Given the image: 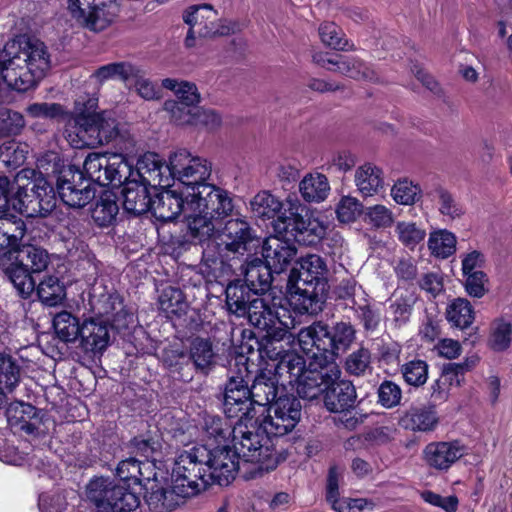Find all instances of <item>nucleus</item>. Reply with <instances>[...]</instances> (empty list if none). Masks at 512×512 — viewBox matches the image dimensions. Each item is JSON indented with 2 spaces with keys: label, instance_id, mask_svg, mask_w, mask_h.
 I'll list each match as a JSON object with an SVG mask.
<instances>
[{
  "label": "nucleus",
  "instance_id": "f3484780",
  "mask_svg": "<svg viewBox=\"0 0 512 512\" xmlns=\"http://www.w3.org/2000/svg\"><path fill=\"white\" fill-rule=\"evenodd\" d=\"M192 361L197 370L207 373L215 364V352L208 339L197 337L190 344L189 354L180 350H171L167 353L165 363L170 368L178 369L183 363Z\"/></svg>",
  "mask_w": 512,
  "mask_h": 512
},
{
  "label": "nucleus",
  "instance_id": "864d4df0",
  "mask_svg": "<svg viewBox=\"0 0 512 512\" xmlns=\"http://www.w3.org/2000/svg\"><path fill=\"white\" fill-rule=\"evenodd\" d=\"M149 489L151 492L147 497V502L154 510L167 512L178 504L174 501V496H177L174 492V483H172L171 489L156 487L155 485H151Z\"/></svg>",
  "mask_w": 512,
  "mask_h": 512
},
{
  "label": "nucleus",
  "instance_id": "412c9836",
  "mask_svg": "<svg viewBox=\"0 0 512 512\" xmlns=\"http://www.w3.org/2000/svg\"><path fill=\"white\" fill-rule=\"evenodd\" d=\"M190 197L184 191L166 190L152 198L150 212L163 222L174 220L181 212H188L192 206L188 205Z\"/></svg>",
  "mask_w": 512,
  "mask_h": 512
},
{
  "label": "nucleus",
  "instance_id": "e433bc0d",
  "mask_svg": "<svg viewBox=\"0 0 512 512\" xmlns=\"http://www.w3.org/2000/svg\"><path fill=\"white\" fill-rule=\"evenodd\" d=\"M21 368L8 353L0 352V408L6 403L7 392H12L20 381Z\"/></svg>",
  "mask_w": 512,
  "mask_h": 512
},
{
  "label": "nucleus",
  "instance_id": "cd10ccee",
  "mask_svg": "<svg viewBox=\"0 0 512 512\" xmlns=\"http://www.w3.org/2000/svg\"><path fill=\"white\" fill-rule=\"evenodd\" d=\"M242 280L258 295H264L271 287L275 271L262 259L253 258L243 266Z\"/></svg>",
  "mask_w": 512,
  "mask_h": 512
},
{
  "label": "nucleus",
  "instance_id": "c9c22d12",
  "mask_svg": "<svg viewBox=\"0 0 512 512\" xmlns=\"http://www.w3.org/2000/svg\"><path fill=\"white\" fill-rule=\"evenodd\" d=\"M98 107V97L96 95L84 94L80 95L74 104L73 115L69 113V127L66 130L78 131L93 120L99 113L96 112Z\"/></svg>",
  "mask_w": 512,
  "mask_h": 512
},
{
  "label": "nucleus",
  "instance_id": "774afa93",
  "mask_svg": "<svg viewBox=\"0 0 512 512\" xmlns=\"http://www.w3.org/2000/svg\"><path fill=\"white\" fill-rule=\"evenodd\" d=\"M371 354L364 347L352 352L345 361L346 371L355 376L363 375L370 368Z\"/></svg>",
  "mask_w": 512,
  "mask_h": 512
},
{
  "label": "nucleus",
  "instance_id": "2f4dec72",
  "mask_svg": "<svg viewBox=\"0 0 512 512\" xmlns=\"http://www.w3.org/2000/svg\"><path fill=\"white\" fill-rule=\"evenodd\" d=\"M426 195L436 203L439 213L450 220L460 218L465 213L464 206L441 184H433L426 187Z\"/></svg>",
  "mask_w": 512,
  "mask_h": 512
},
{
  "label": "nucleus",
  "instance_id": "49530a36",
  "mask_svg": "<svg viewBox=\"0 0 512 512\" xmlns=\"http://www.w3.org/2000/svg\"><path fill=\"white\" fill-rule=\"evenodd\" d=\"M119 212L116 196L111 192L103 193L92 210V218L101 227L111 225Z\"/></svg>",
  "mask_w": 512,
  "mask_h": 512
},
{
  "label": "nucleus",
  "instance_id": "052dcab7",
  "mask_svg": "<svg viewBox=\"0 0 512 512\" xmlns=\"http://www.w3.org/2000/svg\"><path fill=\"white\" fill-rule=\"evenodd\" d=\"M27 113L34 118H47L67 121L69 112L58 103H34L27 107Z\"/></svg>",
  "mask_w": 512,
  "mask_h": 512
},
{
  "label": "nucleus",
  "instance_id": "603ef678",
  "mask_svg": "<svg viewBox=\"0 0 512 512\" xmlns=\"http://www.w3.org/2000/svg\"><path fill=\"white\" fill-rule=\"evenodd\" d=\"M27 145L8 140L0 145V160L6 167L17 168L26 160Z\"/></svg>",
  "mask_w": 512,
  "mask_h": 512
},
{
  "label": "nucleus",
  "instance_id": "bf43d9fd",
  "mask_svg": "<svg viewBox=\"0 0 512 512\" xmlns=\"http://www.w3.org/2000/svg\"><path fill=\"white\" fill-rule=\"evenodd\" d=\"M109 155L100 154V153H90L86 157L83 169L84 176L86 175L89 182H95L99 185H103V182L106 181V177L101 176L102 170L107 168V158Z\"/></svg>",
  "mask_w": 512,
  "mask_h": 512
},
{
  "label": "nucleus",
  "instance_id": "423d86ee",
  "mask_svg": "<svg viewBox=\"0 0 512 512\" xmlns=\"http://www.w3.org/2000/svg\"><path fill=\"white\" fill-rule=\"evenodd\" d=\"M297 264L298 268L289 275L295 307L301 313L317 314L322 311L329 290L327 263L317 254H308Z\"/></svg>",
  "mask_w": 512,
  "mask_h": 512
},
{
  "label": "nucleus",
  "instance_id": "ea45409f",
  "mask_svg": "<svg viewBox=\"0 0 512 512\" xmlns=\"http://www.w3.org/2000/svg\"><path fill=\"white\" fill-rule=\"evenodd\" d=\"M244 398H233L223 400V412L227 418L236 419V423H249L260 419L254 402L250 395Z\"/></svg>",
  "mask_w": 512,
  "mask_h": 512
},
{
  "label": "nucleus",
  "instance_id": "a211bd4d",
  "mask_svg": "<svg viewBox=\"0 0 512 512\" xmlns=\"http://www.w3.org/2000/svg\"><path fill=\"white\" fill-rule=\"evenodd\" d=\"M234 204L229 211L223 214L209 213V210H202L200 207H191L186 215L187 233L192 242L202 245L204 248L208 242L213 241L215 236L214 220L222 219L232 214Z\"/></svg>",
  "mask_w": 512,
  "mask_h": 512
},
{
  "label": "nucleus",
  "instance_id": "a19ab883",
  "mask_svg": "<svg viewBox=\"0 0 512 512\" xmlns=\"http://www.w3.org/2000/svg\"><path fill=\"white\" fill-rule=\"evenodd\" d=\"M299 191L307 202H322L329 192L330 185L327 177L321 173H309L299 183Z\"/></svg>",
  "mask_w": 512,
  "mask_h": 512
},
{
  "label": "nucleus",
  "instance_id": "a878e982",
  "mask_svg": "<svg viewBox=\"0 0 512 512\" xmlns=\"http://www.w3.org/2000/svg\"><path fill=\"white\" fill-rule=\"evenodd\" d=\"M296 254V247L279 237L268 238L264 241L262 256L276 274L285 271L295 259Z\"/></svg>",
  "mask_w": 512,
  "mask_h": 512
},
{
  "label": "nucleus",
  "instance_id": "338daca9",
  "mask_svg": "<svg viewBox=\"0 0 512 512\" xmlns=\"http://www.w3.org/2000/svg\"><path fill=\"white\" fill-rule=\"evenodd\" d=\"M6 414L7 419L12 426H20L26 420L36 419L38 410L31 404L15 402L8 406Z\"/></svg>",
  "mask_w": 512,
  "mask_h": 512
},
{
  "label": "nucleus",
  "instance_id": "9d476101",
  "mask_svg": "<svg viewBox=\"0 0 512 512\" xmlns=\"http://www.w3.org/2000/svg\"><path fill=\"white\" fill-rule=\"evenodd\" d=\"M86 495L96 512H133L141 503L137 493L104 477L92 479L86 487Z\"/></svg>",
  "mask_w": 512,
  "mask_h": 512
},
{
  "label": "nucleus",
  "instance_id": "c756f323",
  "mask_svg": "<svg viewBox=\"0 0 512 512\" xmlns=\"http://www.w3.org/2000/svg\"><path fill=\"white\" fill-rule=\"evenodd\" d=\"M399 424L406 430L413 432H430L438 424L436 411L426 406H411L399 420Z\"/></svg>",
  "mask_w": 512,
  "mask_h": 512
},
{
  "label": "nucleus",
  "instance_id": "7ed1b4c3",
  "mask_svg": "<svg viewBox=\"0 0 512 512\" xmlns=\"http://www.w3.org/2000/svg\"><path fill=\"white\" fill-rule=\"evenodd\" d=\"M212 164L207 159L193 156L186 149H179L170 155V174L173 180L183 185L182 191L190 197L189 206L209 210V213L223 214L232 207L230 194L213 184L207 183Z\"/></svg>",
  "mask_w": 512,
  "mask_h": 512
},
{
  "label": "nucleus",
  "instance_id": "09e8293b",
  "mask_svg": "<svg viewBox=\"0 0 512 512\" xmlns=\"http://www.w3.org/2000/svg\"><path fill=\"white\" fill-rule=\"evenodd\" d=\"M35 290L41 302L50 307L61 304L66 296L65 287L55 276L46 277L35 286Z\"/></svg>",
  "mask_w": 512,
  "mask_h": 512
},
{
  "label": "nucleus",
  "instance_id": "a18cd8bd",
  "mask_svg": "<svg viewBox=\"0 0 512 512\" xmlns=\"http://www.w3.org/2000/svg\"><path fill=\"white\" fill-rule=\"evenodd\" d=\"M446 318L458 328H468L475 318L473 307L467 299L455 298L446 308Z\"/></svg>",
  "mask_w": 512,
  "mask_h": 512
},
{
  "label": "nucleus",
  "instance_id": "1a4fd4ad",
  "mask_svg": "<svg viewBox=\"0 0 512 512\" xmlns=\"http://www.w3.org/2000/svg\"><path fill=\"white\" fill-rule=\"evenodd\" d=\"M17 190L13 208L29 218L46 217L56 207L53 186L33 169H23L16 174Z\"/></svg>",
  "mask_w": 512,
  "mask_h": 512
},
{
  "label": "nucleus",
  "instance_id": "6e6d98bb",
  "mask_svg": "<svg viewBox=\"0 0 512 512\" xmlns=\"http://www.w3.org/2000/svg\"><path fill=\"white\" fill-rule=\"evenodd\" d=\"M401 374L408 385L420 387L428 379V364L420 359L411 360L401 366Z\"/></svg>",
  "mask_w": 512,
  "mask_h": 512
},
{
  "label": "nucleus",
  "instance_id": "aec40b11",
  "mask_svg": "<svg viewBox=\"0 0 512 512\" xmlns=\"http://www.w3.org/2000/svg\"><path fill=\"white\" fill-rule=\"evenodd\" d=\"M250 381V397L260 417H263L268 407L279 397L278 379L271 370H260Z\"/></svg>",
  "mask_w": 512,
  "mask_h": 512
},
{
  "label": "nucleus",
  "instance_id": "20e7f679",
  "mask_svg": "<svg viewBox=\"0 0 512 512\" xmlns=\"http://www.w3.org/2000/svg\"><path fill=\"white\" fill-rule=\"evenodd\" d=\"M260 419L249 423H235L232 428V448H226L233 455L236 472L239 469V460L251 463L253 468L248 472V478H257L273 471L280 463V457L273 447L272 434L264 429Z\"/></svg>",
  "mask_w": 512,
  "mask_h": 512
},
{
  "label": "nucleus",
  "instance_id": "473e14b6",
  "mask_svg": "<svg viewBox=\"0 0 512 512\" xmlns=\"http://www.w3.org/2000/svg\"><path fill=\"white\" fill-rule=\"evenodd\" d=\"M138 76L139 66L129 61L112 62L102 65L91 74V78L99 84H103L108 80H119L128 84L134 77Z\"/></svg>",
  "mask_w": 512,
  "mask_h": 512
},
{
  "label": "nucleus",
  "instance_id": "c03bdc74",
  "mask_svg": "<svg viewBox=\"0 0 512 512\" xmlns=\"http://www.w3.org/2000/svg\"><path fill=\"white\" fill-rule=\"evenodd\" d=\"M159 308L167 317H181L186 314L188 303L180 289L168 286L159 296Z\"/></svg>",
  "mask_w": 512,
  "mask_h": 512
},
{
  "label": "nucleus",
  "instance_id": "0eeeda50",
  "mask_svg": "<svg viewBox=\"0 0 512 512\" xmlns=\"http://www.w3.org/2000/svg\"><path fill=\"white\" fill-rule=\"evenodd\" d=\"M10 56L5 48L1 54ZM50 68V59L45 44L29 38L20 51L7 60L0 55V75L13 90L26 92L34 88Z\"/></svg>",
  "mask_w": 512,
  "mask_h": 512
},
{
  "label": "nucleus",
  "instance_id": "2eb2a0df",
  "mask_svg": "<svg viewBox=\"0 0 512 512\" xmlns=\"http://www.w3.org/2000/svg\"><path fill=\"white\" fill-rule=\"evenodd\" d=\"M57 191L63 203L71 208H82L95 198V189L83 171L71 167L58 178Z\"/></svg>",
  "mask_w": 512,
  "mask_h": 512
},
{
  "label": "nucleus",
  "instance_id": "8fccbe9b",
  "mask_svg": "<svg viewBox=\"0 0 512 512\" xmlns=\"http://www.w3.org/2000/svg\"><path fill=\"white\" fill-rule=\"evenodd\" d=\"M107 163V168H104L101 174V176L106 177V181L103 182L102 186H119L123 184L130 176V166L121 155H109L107 158Z\"/></svg>",
  "mask_w": 512,
  "mask_h": 512
},
{
  "label": "nucleus",
  "instance_id": "5fc2aeb1",
  "mask_svg": "<svg viewBox=\"0 0 512 512\" xmlns=\"http://www.w3.org/2000/svg\"><path fill=\"white\" fill-rule=\"evenodd\" d=\"M421 188L408 179H400L391 188L393 200L401 205H412L419 200Z\"/></svg>",
  "mask_w": 512,
  "mask_h": 512
},
{
  "label": "nucleus",
  "instance_id": "6e6552de",
  "mask_svg": "<svg viewBox=\"0 0 512 512\" xmlns=\"http://www.w3.org/2000/svg\"><path fill=\"white\" fill-rule=\"evenodd\" d=\"M49 263L48 252L32 244L9 249L0 256L1 270L23 299L29 298L35 291L33 274L46 270Z\"/></svg>",
  "mask_w": 512,
  "mask_h": 512
},
{
  "label": "nucleus",
  "instance_id": "680f3d73",
  "mask_svg": "<svg viewBox=\"0 0 512 512\" xmlns=\"http://www.w3.org/2000/svg\"><path fill=\"white\" fill-rule=\"evenodd\" d=\"M232 428L219 416L207 415L204 418L203 429L207 437L216 443L225 442L229 436H232Z\"/></svg>",
  "mask_w": 512,
  "mask_h": 512
},
{
  "label": "nucleus",
  "instance_id": "4be33fe9",
  "mask_svg": "<svg viewBox=\"0 0 512 512\" xmlns=\"http://www.w3.org/2000/svg\"><path fill=\"white\" fill-rule=\"evenodd\" d=\"M357 399L353 383L345 379H337L328 383L323 400L328 411L344 413L346 416L354 408Z\"/></svg>",
  "mask_w": 512,
  "mask_h": 512
},
{
  "label": "nucleus",
  "instance_id": "79ce46f5",
  "mask_svg": "<svg viewBox=\"0 0 512 512\" xmlns=\"http://www.w3.org/2000/svg\"><path fill=\"white\" fill-rule=\"evenodd\" d=\"M251 373L246 363L238 366L237 372L230 370L228 380L225 384L223 400L233 398L247 399L246 395H250L249 382Z\"/></svg>",
  "mask_w": 512,
  "mask_h": 512
},
{
  "label": "nucleus",
  "instance_id": "de8ad7c7",
  "mask_svg": "<svg viewBox=\"0 0 512 512\" xmlns=\"http://www.w3.org/2000/svg\"><path fill=\"white\" fill-rule=\"evenodd\" d=\"M162 86L175 93L177 103L185 104L186 106H196L201 99L197 86L189 81L177 80L173 78H166L162 80Z\"/></svg>",
  "mask_w": 512,
  "mask_h": 512
},
{
  "label": "nucleus",
  "instance_id": "b1692460",
  "mask_svg": "<svg viewBox=\"0 0 512 512\" xmlns=\"http://www.w3.org/2000/svg\"><path fill=\"white\" fill-rule=\"evenodd\" d=\"M79 339L80 347L86 353L102 354L110 344L109 325L96 318H87L82 322Z\"/></svg>",
  "mask_w": 512,
  "mask_h": 512
},
{
  "label": "nucleus",
  "instance_id": "f8f14e48",
  "mask_svg": "<svg viewBox=\"0 0 512 512\" xmlns=\"http://www.w3.org/2000/svg\"><path fill=\"white\" fill-rule=\"evenodd\" d=\"M65 133L74 148L96 147L115 140L119 135V128L111 112L102 111L80 130H65Z\"/></svg>",
  "mask_w": 512,
  "mask_h": 512
},
{
  "label": "nucleus",
  "instance_id": "37998d69",
  "mask_svg": "<svg viewBox=\"0 0 512 512\" xmlns=\"http://www.w3.org/2000/svg\"><path fill=\"white\" fill-rule=\"evenodd\" d=\"M53 327L60 340L72 343L79 339L82 323L71 312L63 310L54 316Z\"/></svg>",
  "mask_w": 512,
  "mask_h": 512
},
{
  "label": "nucleus",
  "instance_id": "e2e57ef3",
  "mask_svg": "<svg viewBox=\"0 0 512 512\" xmlns=\"http://www.w3.org/2000/svg\"><path fill=\"white\" fill-rule=\"evenodd\" d=\"M378 404L382 407L391 409L398 406L402 399V390L398 384L391 380L383 381L378 389Z\"/></svg>",
  "mask_w": 512,
  "mask_h": 512
},
{
  "label": "nucleus",
  "instance_id": "dca6fc26",
  "mask_svg": "<svg viewBox=\"0 0 512 512\" xmlns=\"http://www.w3.org/2000/svg\"><path fill=\"white\" fill-rule=\"evenodd\" d=\"M314 61L331 72L339 73L353 80L376 82L379 79L374 68L356 56L335 55L326 59L322 56L319 58L314 56Z\"/></svg>",
  "mask_w": 512,
  "mask_h": 512
},
{
  "label": "nucleus",
  "instance_id": "72a5a7b5",
  "mask_svg": "<svg viewBox=\"0 0 512 512\" xmlns=\"http://www.w3.org/2000/svg\"><path fill=\"white\" fill-rule=\"evenodd\" d=\"M308 364L303 356L295 351L283 354L280 362L276 363L274 375L278 380L294 385L307 371Z\"/></svg>",
  "mask_w": 512,
  "mask_h": 512
},
{
  "label": "nucleus",
  "instance_id": "7c9ffc66",
  "mask_svg": "<svg viewBox=\"0 0 512 512\" xmlns=\"http://www.w3.org/2000/svg\"><path fill=\"white\" fill-rule=\"evenodd\" d=\"M225 296L228 312L240 318L245 316L248 306L258 294L254 293L242 280H235L227 285Z\"/></svg>",
  "mask_w": 512,
  "mask_h": 512
},
{
  "label": "nucleus",
  "instance_id": "3c124183",
  "mask_svg": "<svg viewBox=\"0 0 512 512\" xmlns=\"http://www.w3.org/2000/svg\"><path fill=\"white\" fill-rule=\"evenodd\" d=\"M512 340V324L504 319H495L491 323L488 344L494 351L501 352L509 348Z\"/></svg>",
  "mask_w": 512,
  "mask_h": 512
},
{
  "label": "nucleus",
  "instance_id": "58836bf2",
  "mask_svg": "<svg viewBox=\"0 0 512 512\" xmlns=\"http://www.w3.org/2000/svg\"><path fill=\"white\" fill-rule=\"evenodd\" d=\"M355 184L364 197L377 194L384 184L382 170L372 163H365L355 172Z\"/></svg>",
  "mask_w": 512,
  "mask_h": 512
},
{
  "label": "nucleus",
  "instance_id": "39448f33",
  "mask_svg": "<svg viewBox=\"0 0 512 512\" xmlns=\"http://www.w3.org/2000/svg\"><path fill=\"white\" fill-rule=\"evenodd\" d=\"M255 241L257 239L250 224L244 219L232 218L203 248L202 263L215 277L228 276L232 273L228 260L249 253Z\"/></svg>",
  "mask_w": 512,
  "mask_h": 512
},
{
  "label": "nucleus",
  "instance_id": "4c0bfd02",
  "mask_svg": "<svg viewBox=\"0 0 512 512\" xmlns=\"http://www.w3.org/2000/svg\"><path fill=\"white\" fill-rule=\"evenodd\" d=\"M279 310L275 304L263 295H258L247 308V313L243 318H247L249 323L258 329L266 328L273 323Z\"/></svg>",
  "mask_w": 512,
  "mask_h": 512
},
{
  "label": "nucleus",
  "instance_id": "f257e3e1",
  "mask_svg": "<svg viewBox=\"0 0 512 512\" xmlns=\"http://www.w3.org/2000/svg\"><path fill=\"white\" fill-rule=\"evenodd\" d=\"M300 348L311 353L307 371L296 381V391L300 398L317 399L331 381L340 378L341 371L335 359L345 353L355 340V329L348 322L332 325L315 321L297 332Z\"/></svg>",
  "mask_w": 512,
  "mask_h": 512
},
{
  "label": "nucleus",
  "instance_id": "bb28decb",
  "mask_svg": "<svg viewBox=\"0 0 512 512\" xmlns=\"http://www.w3.org/2000/svg\"><path fill=\"white\" fill-rule=\"evenodd\" d=\"M124 210L134 216L150 211L152 195L150 187L136 180H126L121 191Z\"/></svg>",
  "mask_w": 512,
  "mask_h": 512
},
{
  "label": "nucleus",
  "instance_id": "4d7b16f0",
  "mask_svg": "<svg viewBox=\"0 0 512 512\" xmlns=\"http://www.w3.org/2000/svg\"><path fill=\"white\" fill-rule=\"evenodd\" d=\"M395 232L399 241L411 249L421 243L426 236V231L423 228L414 222L407 221L397 222Z\"/></svg>",
  "mask_w": 512,
  "mask_h": 512
},
{
  "label": "nucleus",
  "instance_id": "f03ea898",
  "mask_svg": "<svg viewBox=\"0 0 512 512\" xmlns=\"http://www.w3.org/2000/svg\"><path fill=\"white\" fill-rule=\"evenodd\" d=\"M226 448L205 446L182 452L174 462L171 481L178 497L190 498L211 485L227 486L236 476V465Z\"/></svg>",
  "mask_w": 512,
  "mask_h": 512
},
{
  "label": "nucleus",
  "instance_id": "69168bd1",
  "mask_svg": "<svg viewBox=\"0 0 512 512\" xmlns=\"http://www.w3.org/2000/svg\"><path fill=\"white\" fill-rule=\"evenodd\" d=\"M321 41L328 47L336 50H347L348 42L342 37L340 28L331 22L323 23L319 27Z\"/></svg>",
  "mask_w": 512,
  "mask_h": 512
},
{
  "label": "nucleus",
  "instance_id": "ddd939ff",
  "mask_svg": "<svg viewBox=\"0 0 512 512\" xmlns=\"http://www.w3.org/2000/svg\"><path fill=\"white\" fill-rule=\"evenodd\" d=\"M302 405L292 394H281L261 417L264 429L274 437L291 432L301 419Z\"/></svg>",
  "mask_w": 512,
  "mask_h": 512
},
{
  "label": "nucleus",
  "instance_id": "0e129e2a",
  "mask_svg": "<svg viewBox=\"0 0 512 512\" xmlns=\"http://www.w3.org/2000/svg\"><path fill=\"white\" fill-rule=\"evenodd\" d=\"M25 126V120L21 113L10 110H0V130L4 137L20 134Z\"/></svg>",
  "mask_w": 512,
  "mask_h": 512
},
{
  "label": "nucleus",
  "instance_id": "393cba45",
  "mask_svg": "<svg viewBox=\"0 0 512 512\" xmlns=\"http://www.w3.org/2000/svg\"><path fill=\"white\" fill-rule=\"evenodd\" d=\"M137 173L141 183L152 189L157 186H170V179H172L170 163L164 164L155 153H147L138 161Z\"/></svg>",
  "mask_w": 512,
  "mask_h": 512
},
{
  "label": "nucleus",
  "instance_id": "13d9d810",
  "mask_svg": "<svg viewBox=\"0 0 512 512\" xmlns=\"http://www.w3.org/2000/svg\"><path fill=\"white\" fill-rule=\"evenodd\" d=\"M455 245V236L446 230L432 233L428 240V247L432 253L442 258L452 255L455 251Z\"/></svg>",
  "mask_w": 512,
  "mask_h": 512
},
{
  "label": "nucleus",
  "instance_id": "6ab92c4d",
  "mask_svg": "<svg viewBox=\"0 0 512 512\" xmlns=\"http://www.w3.org/2000/svg\"><path fill=\"white\" fill-rule=\"evenodd\" d=\"M466 453L459 441H440L427 444L423 450L425 463L438 471H447Z\"/></svg>",
  "mask_w": 512,
  "mask_h": 512
},
{
  "label": "nucleus",
  "instance_id": "c85d7f7f",
  "mask_svg": "<svg viewBox=\"0 0 512 512\" xmlns=\"http://www.w3.org/2000/svg\"><path fill=\"white\" fill-rule=\"evenodd\" d=\"M26 234L25 222L8 211L0 213V253L17 249Z\"/></svg>",
  "mask_w": 512,
  "mask_h": 512
},
{
  "label": "nucleus",
  "instance_id": "f704fd0d",
  "mask_svg": "<svg viewBox=\"0 0 512 512\" xmlns=\"http://www.w3.org/2000/svg\"><path fill=\"white\" fill-rule=\"evenodd\" d=\"M250 205L256 217L262 219L276 218V221L288 209V198L285 202H282L269 191H260L253 197Z\"/></svg>",
  "mask_w": 512,
  "mask_h": 512
},
{
  "label": "nucleus",
  "instance_id": "9b49d317",
  "mask_svg": "<svg viewBox=\"0 0 512 512\" xmlns=\"http://www.w3.org/2000/svg\"><path fill=\"white\" fill-rule=\"evenodd\" d=\"M300 208L298 200L289 196L288 209L274 221V231L293 237L299 244L315 245L324 237L326 228L319 220L301 215Z\"/></svg>",
  "mask_w": 512,
  "mask_h": 512
},
{
  "label": "nucleus",
  "instance_id": "4468645a",
  "mask_svg": "<svg viewBox=\"0 0 512 512\" xmlns=\"http://www.w3.org/2000/svg\"><path fill=\"white\" fill-rule=\"evenodd\" d=\"M68 11L75 22L91 31L99 32L108 27L117 15L114 4L96 0H67Z\"/></svg>",
  "mask_w": 512,
  "mask_h": 512
},
{
  "label": "nucleus",
  "instance_id": "5701e85b",
  "mask_svg": "<svg viewBox=\"0 0 512 512\" xmlns=\"http://www.w3.org/2000/svg\"><path fill=\"white\" fill-rule=\"evenodd\" d=\"M183 18L185 23L189 25L185 39L187 47L194 45L196 36L206 38L217 33L214 27L215 12L209 5L190 7Z\"/></svg>",
  "mask_w": 512,
  "mask_h": 512
}]
</instances>
